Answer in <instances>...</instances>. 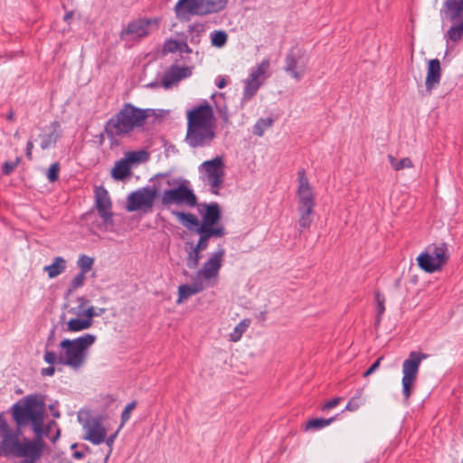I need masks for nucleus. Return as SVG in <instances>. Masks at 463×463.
<instances>
[{"label":"nucleus","mask_w":463,"mask_h":463,"mask_svg":"<svg viewBox=\"0 0 463 463\" xmlns=\"http://www.w3.org/2000/svg\"><path fill=\"white\" fill-rule=\"evenodd\" d=\"M187 130L185 142L193 148L211 146L216 137L214 111L207 100L186 112Z\"/></svg>","instance_id":"2"},{"label":"nucleus","mask_w":463,"mask_h":463,"mask_svg":"<svg viewBox=\"0 0 463 463\" xmlns=\"http://www.w3.org/2000/svg\"><path fill=\"white\" fill-rule=\"evenodd\" d=\"M449 21L452 24L444 35L447 47L449 46V43H457L463 39V16Z\"/></svg>","instance_id":"26"},{"label":"nucleus","mask_w":463,"mask_h":463,"mask_svg":"<svg viewBox=\"0 0 463 463\" xmlns=\"http://www.w3.org/2000/svg\"><path fill=\"white\" fill-rule=\"evenodd\" d=\"M225 165L222 156H215L213 159L203 162L198 171L200 178L204 184L209 185L210 191L213 194H218L222 187Z\"/></svg>","instance_id":"8"},{"label":"nucleus","mask_w":463,"mask_h":463,"mask_svg":"<svg viewBox=\"0 0 463 463\" xmlns=\"http://www.w3.org/2000/svg\"><path fill=\"white\" fill-rule=\"evenodd\" d=\"M52 427H54L55 429L58 427L57 423L54 420H51L45 426L43 425V431H44L43 437L46 436L49 438L50 432H51Z\"/></svg>","instance_id":"54"},{"label":"nucleus","mask_w":463,"mask_h":463,"mask_svg":"<svg viewBox=\"0 0 463 463\" xmlns=\"http://www.w3.org/2000/svg\"><path fill=\"white\" fill-rule=\"evenodd\" d=\"M33 148V143L32 140H29L26 144V149H25V156L29 160H32V158H33V156H32Z\"/></svg>","instance_id":"59"},{"label":"nucleus","mask_w":463,"mask_h":463,"mask_svg":"<svg viewBox=\"0 0 463 463\" xmlns=\"http://www.w3.org/2000/svg\"><path fill=\"white\" fill-rule=\"evenodd\" d=\"M228 0H178L174 7L180 21H189L192 15L205 16L223 10Z\"/></svg>","instance_id":"6"},{"label":"nucleus","mask_w":463,"mask_h":463,"mask_svg":"<svg viewBox=\"0 0 463 463\" xmlns=\"http://www.w3.org/2000/svg\"><path fill=\"white\" fill-rule=\"evenodd\" d=\"M61 136V125L58 121L51 123L48 132L40 136V146L43 150L49 149L54 146Z\"/></svg>","instance_id":"24"},{"label":"nucleus","mask_w":463,"mask_h":463,"mask_svg":"<svg viewBox=\"0 0 463 463\" xmlns=\"http://www.w3.org/2000/svg\"><path fill=\"white\" fill-rule=\"evenodd\" d=\"M144 152H131L128 157L129 162H138L140 160V155H143Z\"/></svg>","instance_id":"58"},{"label":"nucleus","mask_w":463,"mask_h":463,"mask_svg":"<svg viewBox=\"0 0 463 463\" xmlns=\"http://www.w3.org/2000/svg\"><path fill=\"white\" fill-rule=\"evenodd\" d=\"M96 339L97 336L92 334H85L75 339H63L59 345L61 364L73 370L80 369L85 364L88 348Z\"/></svg>","instance_id":"5"},{"label":"nucleus","mask_w":463,"mask_h":463,"mask_svg":"<svg viewBox=\"0 0 463 463\" xmlns=\"http://www.w3.org/2000/svg\"><path fill=\"white\" fill-rule=\"evenodd\" d=\"M334 421V418L323 419L316 418L308 420L306 425L307 430H320Z\"/></svg>","instance_id":"41"},{"label":"nucleus","mask_w":463,"mask_h":463,"mask_svg":"<svg viewBox=\"0 0 463 463\" xmlns=\"http://www.w3.org/2000/svg\"><path fill=\"white\" fill-rule=\"evenodd\" d=\"M384 296L379 292L375 293V301H376V311H377V322L379 323L381 320V317L385 311L384 307Z\"/></svg>","instance_id":"44"},{"label":"nucleus","mask_w":463,"mask_h":463,"mask_svg":"<svg viewBox=\"0 0 463 463\" xmlns=\"http://www.w3.org/2000/svg\"><path fill=\"white\" fill-rule=\"evenodd\" d=\"M77 417L82 426L85 440L93 445H100L105 441L106 429L102 425V418L99 415H93L89 410H80Z\"/></svg>","instance_id":"10"},{"label":"nucleus","mask_w":463,"mask_h":463,"mask_svg":"<svg viewBox=\"0 0 463 463\" xmlns=\"http://www.w3.org/2000/svg\"><path fill=\"white\" fill-rule=\"evenodd\" d=\"M273 118H261L257 120L253 126L252 132L255 136L261 137L265 131L273 125Z\"/></svg>","instance_id":"35"},{"label":"nucleus","mask_w":463,"mask_h":463,"mask_svg":"<svg viewBox=\"0 0 463 463\" xmlns=\"http://www.w3.org/2000/svg\"><path fill=\"white\" fill-rule=\"evenodd\" d=\"M383 359V356L379 357L363 374L364 377H367L373 373L380 366L381 361Z\"/></svg>","instance_id":"52"},{"label":"nucleus","mask_w":463,"mask_h":463,"mask_svg":"<svg viewBox=\"0 0 463 463\" xmlns=\"http://www.w3.org/2000/svg\"><path fill=\"white\" fill-rule=\"evenodd\" d=\"M204 213L202 214L200 226L216 227L222 219V210L218 203H203Z\"/></svg>","instance_id":"21"},{"label":"nucleus","mask_w":463,"mask_h":463,"mask_svg":"<svg viewBox=\"0 0 463 463\" xmlns=\"http://www.w3.org/2000/svg\"><path fill=\"white\" fill-rule=\"evenodd\" d=\"M298 206H315V195L313 193V188L306 175V172L304 169H300L298 171Z\"/></svg>","instance_id":"18"},{"label":"nucleus","mask_w":463,"mask_h":463,"mask_svg":"<svg viewBox=\"0 0 463 463\" xmlns=\"http://www.w3.org/2000/svg\"><path fill=\"white\" fill-rule=\"evenodd\" d=\"M53 335H54V329H52L51 334L47 339L46 348H48V346L51 345Z\"/></svg>","instance_id":"63"},{"label":"nucleus","mask_w":463,"mask_h":463,"mask_svg":"<svg viewBox=\"0 0 463 463\" xmlns=\"http://www.w3.org/2000/svg\"><path fill=\"white\" fill-rule=\"evenodd\" d=\"M192 74L191 68L180 67L173 64L163 75L162 86L165 89H170L174 84L179 80L189 77Z\"/></svg>","instance_id":"19"},{"label":"nucleus","mask_w":463,"mask_h":463,"mask_svg":"<svg viewBox=\"0 0 463 463\" xmlns=\"http://www.w3.org/2000/svg\"><path fill=\"white\" fill-rule=\"evenodd\" d=\"M172 214L175 215L179 222L189 230L194 228L197 229L201 225L199 219L193 213L173 211Z\"/></svg>","instance_id":"30"},{"label":"nucleus","mask_w":463,"mask_h":463,"mask_svg":"<svg viewBox=\"0 0 463 463\" xmlns=\"http://www.w3.org/2000/svg\"><path fill=\"white\" fill-rule=\"evenodd\" d=\"M215 85L219 89H223L227 85V81L224 76L219 75L215 79Z\"/></svg>","instance_id":"56"},{"label":"nucleus","mask_w":463,"mask_h":463,"mask_svg":"<svg viewBox=\"0 0 463 463\" xmlns=\"http://www.w3.org/2000/svg\"><path fill=\"white\" fill-rule=\"evenodd\" d=\"M11 411L16 428L22 430L31 422L35 438H43L44 402L41 398L37 395H28L23 403L21 402L14 403Z\"/></svg>","instance_id":"4"},{"label":"nucleus","mask_w":463,"mask_h":463,"mask_svg":"<svg viewBox=\"0 0 463 463\" xmlns=\"http://www.w3.org/2000/svg\"><path fill=\"white\" fill-rule=\"evenodd\" d=\"M93 263L94 259L85 254L80 255L77 260V266L80 269V272L85 274H87L91 269Z\"/></svg>","instance_id":"40"},{"label":"nucleus","mask_w":463,"mask_h":463,"mask_svg":"<svg viewBox=\"0 0 463 463\" xmlns=\"http://www.w3.org/2000/svg\"><path fill=\"white\" fill-rule=\"evenodd\" d=\"M72 16H73L72 11L67 12L64 15V21L69 22L72 18Z\"/></svg>","instance_id":"64"},{"label":"nucleus","mask_w":463,"mask_h":463,"mask_svg":"<svg viewBox=\"0 0 463 463\" xmlns=\"http://www.w3.org/2000/svg\"><path fill=\"white\" fill-rule=\"evenodd\" d=\"M449 258V248L445 242L429 244L417 257L419 267L427 273L439 271Z\"/></svg>","instance_id":"7"},{"label":"nucleus","mask_w":463,"mask_h":463,"mask_svg":"<svg viewBox=\"0 0 463 463\" xmlns=\"http://www.w3.org/2000/svg\"><path fill=\"white\" fill-rule=\"evenodd\" d=\"M340 401H341L340 397L334 398V399L328 401L326 403H325L324 406L322 407V410L326 411V410L333 409L338 405Z\"/></svg>","instance_id":"53"},{"label":"nucleus","mask_w":463,"mask_h":463,"mask_svg":"<svg viewBox=\"0 0 463 463\" xmlns=\"http://www.w3.org/2000/svg\"><path fill=\"white\" fill-rule=\"evenodd\" d=\"M93 324V320L89 318L75 317L70 319L66 324V331L68 332H80L89 329Z\"/></svg>","instance_id":"29"},{"label":"nucleus","mask_w":463,"mask_h":463,"mask_svg":"<svg viewBox=\"0 0 463 463\" xmlns=\"http://www.w3.org/2000/svg\"><path fill=\"white\" fill-rule=\"evenodd\" d=\"M155 201V193L146 186L139 188L127 197V210L136 212L143 210L145 213L151 211Z\"/></svg>","instance_id":"16"},{"label":"nucleus","mask_w":463,"mask_h":463,"mask_svg":"<svg viewBox=\"0 0 463 463\" xmlns=\"http://www.w3.org/2000/svg\"><path fill=\"white\" fill-rule=\"evenodd\" d=\"M195 232L200 236L196 244L198 245V248H202L203 250L207 249L210 238H221L226 234L225 228L222 225H217L216 227L199 226V228L195 229Z\"/></svg>","instance_id":"22"},{"label":"nucleus","mask_w":463,"mask_h":463,"mask_svg":"<svg viewBox=\"0 0 463 463\" xmlns=\"http://www.w3.org/2000/svg\"><path fill=\"white\" fill-rule=\"evenodd\" d=\"M211 43L213 46L217 48L223 47L228 40V34L223 30L213 31L210 34Z\"/></svg>","instance_id":"37"},{"label":"nucleus","mask_w":463,"mask_h":463,"mask_svg":"<svg viewBox=\"0 0 463 463\" xmlns=\"http://www.w3.org/2000/svg\"><path fill=\"white\" fill-rule=\"evenodd\" d=\"M60 436H61V430L60 429L57 427L56 428V430H55V434L53 435H50L49 436V439L52 442H56L59 439H60Z\"/></svg>","instance_id":"60"},{"label":"nucleus","mask_w":463,"mask_h":463,"mask_svg":"<svg viewBox=\"0 0 463 463\" xmlns=\"http://www.w3.org/2000/svg\"><path fill=\"white\" fill-rule=\"evenodd\" d=\"M307 70V61H304L298 49H290L285 57L284 71L297 81H299Z\"/></svg>","instance_id":"17"},{"label":"nucleus","mask_w":463,"mask_h":463,"mask_svg":"<svg viewBox=\"0 0 463 463\" xmlns=\"http://www.w3.org/2000/svg\"><path fill=\"white\" fill-rule=\"evenodd\" d=\"M137 407V402L133 401L129 402L123 410L121 413V421L119 429H122L127 421L130 419L132 411Z\"/></svg>","instance_id":"42"},{"label":"nucleus","mask_w":463,"mask_h":463,"mask_svg":"<svg viewBox=\"0 0 463 463\" xmlns=\"http://www.w3.org/2000/svg\"><path fill=\"white\" fill-rule=\"evenodd\" d=\"M440 79V62L438 59H432L428 63L427 77L425 80L426 90L431 92V90L439 84Z\"/></svg>","instance_id":"23"},{"label":"nucleus","mask_w":463,"mask_h":463,"mask_svg":"<svg viewBox=\"0 0 463 463\" xmlns=\"http://www.w3.org/2000/svg\"><path fill=\"white\" fill-rule=\"evenodd\" d=\"M55 373V367L54 365H50L46 368H43L41 370V375L42 376H52Z\"/></svg>","instance_id":"55"},{"label":"nucleus","mask_w":463,"mask_h":463,"mask_svg":"<svg viewBox=\"0 0 463 463\" xmlns=\"http://www.w3.org/2000/svg\"><path fill=\"white\" fill-rule=\"evenodd\" d=\"M205 288L204 283L198 279L195 276V279L192 285L184 284L178 287V299L177 303L183 302L184 299L203 291Z\"/></svg>","instance_id":"25"},{"label":"nucleus","mask_w":463,"mask_h":463,"mask_svg":"<svg viewBox=\"0 0 463 463\" xmlns=\"http://www.w3.org/2000/svg\"><path fill=\"white\" fill-rule=\"evenodd\" d=\"M78 305L71 309V313L75 315L77 317L90 318L98 317L99 314L95 312L94 307L89 306V301L83 298H77Z\"/></svg>","instance_id":"27"},{"label":"nucleus","mask_w":463,"mask_h":463,"mask_svg":"<svg viewBox=\"0 0 463 463\" xmlns=\"http://www.w3.org/2000/svg\"><path fill=\"white\" fill-rule=\"evenodd\" d=\"M66 269V261L62 257H56L51 265L45 266L43 269L47 271L50 279L56 278Z\"/></svg>","instance_id":"31"},{"label":"nucleus","mask_w":463,"mask_h":463,"mask_svg":"<svg viewBox=\"0 0 463 463\" xmlns=\"http://www.w3.org/2000/svg\"><path fill=\"white\" fill-rule=\"evenodd\" d=\"M315 206H298L299 213L298 223L303 229L309 228L313 222V213Z\"/></svg>","instance_id":"32"},{"label":"nucleus","mask_w":463,"mask_h":463,"mask_svg":"<svg viewBox=\"0 0 463 463\" xmlns=\"http://www.w3.org/2000/svg\"><path fill=\"white\" fill-rule=\"evenodd\" d=\"M130 174L128 161L121 159L118 161L111 171V175L116 180H123Z\"/></svg>","instance_id":"33"},{"label":"nucleus","mask_w":463,"mask_h":463,"mask_svg":"<svg viewBox=\"0 0 463 463\" xmlns=\"http://www.w3.org/2000/svg\"><path fill=\"white\" fill-rule=\"evenodd\" d=\"M149 182L151 183V185H146V187L150 188V191L155 193L156 199L159 195H162V193L165 188L176 185L178 179L171 178L169 174L160 173L155 175Z\"/></svg>","instance_id":"20"},{"label":"nucleus","mask_w":463,"mask_h":463,"mask_svg":"<svg viewBox=\"0 0 463 463\" xmlns=\"http://www.w3.org/2000/svg\"><path fill=\"white\" fill-rule=\"evenodd\" d=\"M19 161V157H17L14 162L5 161L2 165V173L5 175H9L17 166Z\"/></svg>","instance_id":"50"},{"label":"nucleus","mask_w":463,"mask_h":463,"mask_svg":"<svg viewBox=\"0 0 463 463\" xmlns=\"http://www.w3.org/2000/svg\"><path fill=\"white\" fill-rule=\"evenodd\" d=\"M86 280V274L82 272H79L77 275L74 276V278L71 279L70 284V290H75L78 288H80L83 286L84 282Z\"/></svg>","instance_id":"46"},{"label":"nucleus","mask_w":463,"mask_h":463,"mask_svg":"<svg viewBox=\"0 0 463 463\" xmlns=\"http://www.w3.org/2000/svg\"><path fill=\"white\" fill-rule=\"evenodd\" d=\"M22 430L12 429L3 413H0V456L23 458L21 463H37L42 458L46 443L43 439L24 438L20 440Z\"/></svg>","instance_id":"1"},{"label":"nucleus","mask_w":463,"mask_h":463,"mask_svg":"<svg viewBox=\"0 0 463 463\" xmlns=\"http://www.w3.org/2000/svg\"><path fill=\"white\" fill-rule=\"evenodd\" d=\"M121 429H118L116 432H114L113 434L109 435V436H107V433L105 434V443L106 445L108 446V452L106 454V460H109L111 453H112V450H113V445H114V442H115V439H117V436L119 432Z\"/></svg>","instance_id":"45"},{"label":"nucleus","mask_w":463,"mask_h":463,"mask_svg":"<svg viewBox=\"0 0 463 463\" xmlns=\"http://www.w3.org/2000/svg\"><path fill=\"white\" fill-rule=\"evenodd\" d=\"M445 14L449 20L459 19L463 14V0H446Z\"/></svg>","instance_id":"28"},{"label":"nucleus","mask_w":463,"mask_h":463,"mask_svg":"<svg viewBox=\"0 0 463 463\" xmlns=\"http://www.w3.org/2000/svg\"><path fill=\"white\" fill-rule=\"evenodd\" d=\"M179 47L180 48L177 51L180 52H186V53L192 52V49L188 46L186 42L179 41Z\"/></svg>","instance_id":"57"},{"label":"nucleus","mask_w":463,"mask_h":463,"mask_svg":"<svg viewBox=\"0 0 463 463\" xmlns=\"http://www.w3.org/2000/svg\"><path fill=\"white\" fill-rule=\"evenodd\" d=\"M269 61L268 59L262 60L255 67L250 71L249 76L243 80L244 88L241 100V106H244L250 101L258 92L260 88L264 84L268 79L267 74L269 69Z\"/></svg>","instance_id":"11"},{"label":"nucleus","mask_w":463,"mask_h":463,"mask_svg":"<svg viewBox=\"0 0 463 463\" xmlns=\"http://www.w3.org/2000/svg\"><path fill=\"white\" fill-rule=\"evenodd\" d=\"M217 111H218V114H219L221 119L222 120L223 124L226 126L229 125L230 124V115H229L227 106L224 105L223 107H219Z\"/></svg>","instance_id":"51"},{"label":"nucleus","mask_w":463,"mask_h":463,"mask_svg":"<svg viewBox=\"0 0 463 463\" xmlns=\"http://www.w3.org/2000/svg\"><path fill=\"white\" fill-rule=\"evenodd\" d=\"M159 18H137L128 23L120 33L119 38L122 41H139L150 34V27L157 29L159 26Z\"/></svg>","instance_id":"13"},{"label":"nucleus","mask_w":463,"mask_h":463,"mask_svg":"<svg viewBox=\"0 0 463 463\" xmlns=\"http://www.w3.org/2000/svg\"><path fill=\"white\" fill-rule=\"evenodd\" d=\"M179 48V41L168 39L164 43L163 51L164 52H175Z\"/></svg>","instance_id":"49"},{"label":"nucleus","mask_w":463,"mask_h":463,"mask_svg":"<svg viewBox=\"0 0 463 463\" xmlns=\"http://www.w3.org/2000/svg\"><path fill=\"white\" fill-rule=\"evenodd\" d=\"M43 360L50 365H54L55 364H61V354L57 355L53 351L47 348L44 351Z\"/></svg>","instance_id":"43"},{"label":"nucleus","mask_w":463,"mask_h":463,"mask_svg":"<svg viewBox=\"0 0 463 463\" xmlns=\"http://www.w3.org/2000/svg\"><path fill=\"white\" fill-rule=\"evenodd\" d=\"M72 457L75 459H82L85 457V453L83 451H74Z\"/></svg>","instance_id":"61"},{"label":"nucleus","mask_w":463,"mask_h":463,"mask_svg":"<svg viewBox=\"0 0 463 463\" xmlns=\"http://www.w3.org/2000/svg\"><path fill=\"white\" fill-rule=\"evenodd\" d=\"M363 404L362 399H361V391L359 392L358 395L354 396L351 398L346 404L345 410L349 411H356L361 405Z\"/></svg>","instance_id":"47"},{"label":"nucleus","mask_w":463,"mask_h":463,"mask_svg":"<svg viewBox=\"0 0 463 463\" xmlns=\"http://www.w3.org/2000/svg\"><path fill=\"white\" fill-rule=\"evenodd\" d=\"M202 250H204L202 249V248H198V245L196 244L188 252V256H187V259H186V266L189 269H195L198 266L199 260L201 259L200 251H202Z\"/></svg>","instance_id":"38"},{"label":"nucleus","mask_w":463,"mask_h":463,"mask_svg":"<svg viewBox=\"0 0 463 463\" xmlns=\"http://www.w3.org/2000/svg\"><path fill=\"white\" fill-rule=\"evenodd\" d=\"M151 116L150 109H140L125 103L104 125V132L110 141L125 137L135 129L142 128Z\"/></svg>","instance_id":"3"},{"label":"nucleus","mask_w":463,"mask_h":463,"mask_svg":"<svg viewBox=\"0 0 463 463\" xmlns=\"http://www.w3.org/2000/svg\"><path fill=\"white\" fill-rule=\"evenodd\" d=\"M6 119L9 120V121H14V112L13 110H10L6 116H5Z\"/></svg>","instance_id":"62"},{"label":"nucleus","mask_w":463,"mask_h":463,"mask_svg":"<svg viewBox=\"0 0 463 463\" xmlns=\"http://www.w3.org/2000/svg\"><path fill=\"white\" fill-rule=\"evenodd\" d=\"M95 207L102 222L99 224L100 230H107L114 224L112 203L108 191L103 187H97L95 190Z\"/></svg>","instance_id":"14"},{"label":"nucleus","mask_w":463,"mask_h":463,"mask_svg":"<svg viewBox=\"0 0 463 463\" xmlns=\"http://www.w3.org/2000/svg\"><path fill=\"white\" fill-rule=\"evenodd\" d=\"M225 250L222 246L213 252L208 260L203 264L202 268L196 272V277L203 283L210 282L218 277L219 271L222 268Z\"/></svg>","instance_id":"15"},{"label":"nucleus","mask_w":463,"mask_h":463,"mask_svg":"<svg viewBox=\"0 0 463 463\" xmlns=\"http://www.w3.org/2000/svg\"><path fill=\"white\" fill-rule=\"evenodd\" d=\"M387 158L392 167L395 171H400L405 168H411L413 166L412 161L409 157H404L398 160L393 156L388 155Z\"/></svg>","instance_id":"36"},{"label":"nucleus","mask_w":463,"mask_h":463,"mask_svg":"<svg viewBox=\"0 0 463 463\" xmlns=\"http://www.w3.org/2000/svg\"><path fill=\"white\" fill-rule=\"evenodd\" d=\"M427 357L423 353L412 351L402 363V395L406 400L411 396V389L416 381L420 365Z\"/></svg>","instance_id":"12"},{"label":"nucleus","mask_w":463,"mask_h":463,"mask_svg":"<svg viewBox=\"0 0 463 463\" xmlns=\"http://www.w3.org/2000/svg\"><path fill=\"white\" fill-rule=\"evenodd\" d=\"M161 203L169 207L173 204L195 207L197 197L186 180L178 179L176 185L165 188L161 195Z\"/></svg>","instance_id":"9"},{"label":"nucleus","mask_w":463,"mask_h":463,"mask_svg":"<svg viewBox=\"0 0 463 463\" xmlns=\"http://www.w3.org/2000/svg\"><path fill=\"white\" fill-rule=\"evenodd\" d=\"M203 33V27L202 24H189L187 29V33L189 37V42L192 44L197 45L200 43L202 39V33Z\"/></svg>","instance_id":"34"},{"label":"nucleus","mask_w":463,"mask_h":463,"mask_svg":"<svg viewBox=\"0 0 463 463\" xmlns=\"http://www.w3.org/2000/svg\"><path fill=\"white\" fill-rule=\"evenodd\" d=\"M59 171H60V164L59 163L55 162L51 165V166L49 167V169L47 171V175H46L49 182L53 183L58 180Z\"/></svg>","instance_id":"48"},{"label":"nucleus","mask_w":463,"mask_h":463,"mask_svg":"<svg viewBox=\"0 0 463 463\" xmlns=\"http://www.w3.org/2000/svg\"><path fill=\"white\" fill-rule=\"evenodd\" d=\"M250 321L249 319H243L233 329V331L230 334V340L232 342H238L243 333L250 326Z\"/></svg>","instance_id":"39"}]
</instances>
